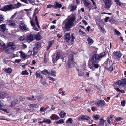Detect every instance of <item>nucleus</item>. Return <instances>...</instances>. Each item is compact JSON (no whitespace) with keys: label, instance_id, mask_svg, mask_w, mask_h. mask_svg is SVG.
I'll list each match as a JSON object with an SVG mask.
<instances>
[{"label":"nucleus","instance_id":"5701e85b","mask_svg":"<svg viewBox=\"0 0 126 126\" xmlns=\"http://www.w3.org/2000/svg\"><path fill=\"white\" fill-rule=\"evenodd\" d=\"M54 43L53 41H51L49 42L47 46V49H49L53 45Z\"/></svg>","mask_w":126,"mask_h":126},{"label":"nucleus","instance_id":"393cba45","mask_svg":"<svg viewBox=\"0 0 126 126\" xmlns=\"http://www.w3.org/2000/svg\"><path fill=\"white\" fill-rule=\"evenodd\" d=\"M66 114V113L63 111H62L60 113L59 115L61 118H63Z\"/></svg>","mask_w":126,"mask_h":126},{"label":"nucleus","instance_id":"13d9d810","mask_svg":"<svg viewBox=\"0 0 126 126\" xmlns=\"http://www.w3.org/2000/svg\"><path fill=\"white\" fill-rule=\"evenodd\" d=\"M21 61L20 59H16L15 60V62L16 63H19Z\"/></svg>","mask_w":126,"mask_h":126},{"label":"nucleus","instance_id":"338daca9","mask_svg":"<svg viewBox=\"0 0 126 126\" xmlns=\"http://www.w3.org/2000/svg\"><path fill=\"white\" fill-rule=\"evenodd\" d=\"M32 53V52L31 51H29L27 53V56H29V55H31Z\"/></svg>","mask_w":126,"mask_h":126},{"label":"nucleus","instance_id":"423d86ee","mask_svg":"<svg viewBox=\"0 0 126 126\" xmlns=\"http://www.w3.org/2000/svg\"><path fill=\"white\" fill-rule=\"evenodd\" d=\"M104 3V8L107 9H109L112 5L111 0H103Z\"/></svg>","mask_w":126,"mask_h":126},{"label":"nucleus","instance_id":"a19ab883","mask_svg":"<svg viewBox=\"0 0 126 126\" xmlns=\"http://www.w3.org/2000/svg\"><path fill=\"white\" fill-rule=\"evenodd\" d=\"M64 122V121L63 119H62L59 120L58 121L56 122V123L57 124H63Z\"/></svg>","mask_w":126,"mask_h":126},{"label":"nucleus","instance_id":"bf43d9fd","mask_svg":"<svg viewBox=\"0 0 126 126\" xmlns=\"http://www.w3.org/2000/svg\"><path fill=\"white\" fill-rule=\"evenodd\" d=\"M122 118L120 117H118L116 119V121L117 122L119 121L122 120Z\"/></svg>","mask_w":126,"mask_h":126},{"label":"nucleus","instance_id":"37998d69","mask_svg":"<svg viewBox=\"0 0 126 126\" xmlns=\"http://www.w3.org/2000/svg\"><path fill=\"white\" fill-rule=\"evenodd\" d=\"M105 121H100L99 123H98L99 126H103L104 123V122Z\"/></svg>","mask_w":126,"mask_h":126},{"label":"nucleus","instance_id":"4468645a","mask_svg":"<svg viewBox=\"0 0 126 126\" xmlns=\"http://www.w3.org/2000/svg\"><path fill=\"white\" fill-rule=\"evenodd\" d=\"M113 64L111 63H110V62L109 63H108L106 68L107 69L108 71L110 72L112 71L113 69Z\"/></svg>","mask_w":126,"mask_h":126},{"label":"nucleus","instance_id":"c9c22d12","mask_svg":"<svg viewBox=\"0 0 126 126\" xmlns=\"http://www.w3.org/2000/svg\"><path fill=\"white\" fill-rule=\"evenodd\" d=\"M73 122V120L72 118H69L67 120L66 123H72Z\"/></svg>","mask_w":126,"mask_h":126},{"label":"nucleus","instance_id":"f8f14e48","mask_svg":"<svg viewBox=\"0 0 126 126\" xmlns=\"http://www.w3.org/2000/svg\"><path fill=\"white\" fill-rule=\"evenodd\" d=\"M90 119V117L87 115H82L79 117L78 120L79 121H84V120H88Z\"/></svg>","mask_w":126,"mask_h":126},{"label":"nucleus","instance_id":"0eeeda50","mask_svg":"<svg viewBox=\"0 0 126 126\" xmlns=\"http://www.w3.org/2000/svg\"><path fill=\"white\" fill-rule=\"evenodd\" d=\"M83 3L86 9L90 11L92 8L90 2L88 0H85L84 1Z\"/></svg>","mask_w":126,"mask_h":126},{"label":"nucleus","instance_id":"7c9ffc66","mask_svg":"<svg viewBox=\"0 0 126 126\" xmlns=\"http://www.w3.org/2000/svg\"><path fill=\"white\" fill-rule=\"evenodd\" d=\"M35 20L37 26L39 28H40V26L39 24L38 21V20L37 17V16H36L35 17Z\"/></svg>","mask_w":126,"mask_h":126},{"label":"nucleus","instance_id":"6ab92c4d","mask_svg":"<svg viewBox=\"0 0 126 126\" xmlns=\"http://www.w3.org/2000/svg\"><path fill=\"white\" fill-rule=\"evenodd\" d=\"M7 95L6 93L4 92L1 93H0V98L4 99L5 97H7Z\"/></svg>","mask_w":126,"mask_h":126},{"label":"nucleus","instance_id":"e433bc0d","mask_svg":"<svg viewBox=\"0 0 126 126\" xmlns=\"http://www.w3.org/2000/svg\"><path fill=\"white\" fill-rule=\"evenodd\" d=\"M20 101L18 100L17 99L14 100L13 101V102H12V104L13 105H15L17 103H18Z\"/></svg>","mask_w":126,"mask_h":126},{"label":"nucleus","instance_id":"9d476101","mask_svg":"<svg viewBox=\"0 0 126 126\" xmlns=\"http://www.w3.org/2000/svg\"><path fill=\"white\" fill-rule=\"evenodd\" d=\"M36 36L35 35L32 34L28 35L27 37V40L30 41H32L36 38Z\"/></svg>","mask_w":126,"mask_h":126},{"label":"nucleus","instance_id":"f257e3e1","mask_svg":"<svg viewBox=\"0 0 126 126\" xmlns=\"http://www.w3.org/2000/svg\"><path fill=\"white\" fill-rule=\"evenodd\" d=\"M106 54L105 52L100 53L99 55L93 53L91 57V63L89 64V66L90 69H92L94 71L95 69L98 68L99 66L98 64V60L100 58L103 57Z\"/></svg>","mask_w":126,"mask_h":126},{"label":"nucleus","instance_id":"9b49d317","mask_svg":"<svg viewBox=\"0 0 126 126\" xmlns=\"http://www.w3.org/2000/svg\"><path fill=\"white\" fill-rule=\"evenodd\" d=\"M19 28L20 30L22 31L27 30L28 29L27 26L23 22L20 23L19 25Z\"/></svg>","mask_w":126,"mask_h":126},{"label":"nucleus","instance_id":"6e6d98bb","mask_svg":"<svg viewBox=\"0 0 126 126\" xmlns=\"http://www.w3.org/2000/svg\"><path fill=\"white\" fill-rule=\"evenodd\" d=\"M125 100H122L121 102V105L123 107H124L125 105Z\"/></svg>","mask_w":126,"mask_h":126},{"label":"nucleus","instance_id":"f03ea898","mask_svg":"<svg viewBox=\"0 0 126 126\" xmlns=\"http://www.w3.org/2000/svg\"><path fill=\"white\" fill-rule=\"evenodd\" d=\"M76 19L75 16L71 14L64 21L65 26L64 28L65 30H69L72 28L74 25V22Z\"/></svg>","mask_w":126,"mask_h":126},{"label":"nucleus","instance_id":"c85d7f7f","mask_svg":"<svg viewBox=\"0 0 126 126\" xmlns=\"http://www.w3.org/2000/svg\"><path fill=\"white\" fill-rule=\"evenodd\" d=\"M15 45L12 42H9L7 46V47H8L10 49V47H14V46Z\"/></svg>","mask_w":126,"mask_h":126},{"label":"nucleus","instance_id":"6e6552de","mask_svg":"<svg viewBox=\"0 0 126 126\" xmlns=\"http://www.w3.org/2000/svg\"><path fill=\"white\" fill-rule=\"evenodd\" d=\"M112 55L113 57L116 59H119L121 56L119 51H114Z\"/></svg>","mask_w":126,"mask_h":126},{"label":"nucleus","instance_id":"20e7f679","mask_svg":"<svg viewBox=\"0 0 126 126\" xmlns=\"http://www.w3.org/2000/svg\"><path fill=\"white\" fill-rule=\"evenodd\" d=\"M15 9L14 4H10L4 6L3 7L0 8V10L4 12L9 11Z\"/></svg>","mask_w":126,"mask_h":126},{"label":"nucleus","instance_id":"39448f33","mask_svg":"<svg viewBox=\"0 0 126 126\" xmlns=\"http://www.w3.org/2000/svg\"><path fill=\"white\" fill-rule=\"evenodd\" d=\"M116 84L119 87L122 86L126 89V79H122L120 80H118L116 82Z\"/></svg>","mask_w":126,"mask_h":126},{"label":"nucleus","instance_id":"dca6fc26","mask_svg":"<svg viewBox=\"0 0 126 126\" xmlns=\"http://www.w3.org/2000/svg\"><path fill=\"white\" fill-rule=\"evenodd\" d=\"M97 104L100 106H104L105 104V103L104 100H100L98 101L97 102Z\"/></svg>","mask_w":126,"mask_h":126},{"label":"nucleus","instance_id":"4d7b16f0","mask_svg":"<svg viewBox=\"0 0 126 126\" xmlns=\"http://www.w3.org/2000/svg\"><path fill=\"white\" fill-rule=\"evenodd\" d=\"M49 79L50 80H51L52 81H54L55 80V79L53 78H52L50 77H48Z\"/></svg>","mask_w":126,"mask_h":126},{"label":"nucleus","instance_id":"473e14b6","mask_svg":"<svg viewBox=\"0 0 126 126\" xmlns=\"http://www.w3.org/2000/svg\"><path fill=\"white\" fill-rule=\"evenodd\" d=\"M5 71L7 73H10L12 72V70L11 68H9L5 69Z\"/></svg>","mask_w":126,"mask_h":126},{"label":"nucleus","instance_id":"8fccbe9b","mask_svg":"<svg viewBox=\"0 0 126 126\" xmlns=\"http://www.w3.org/2000/svg\"><path fill=\"white\" fill-rule=\"evenodd\" d=\"M31 25L32 26H35V24L33 20H31L30 21Z\"/></svg>","mask_w":126,"mask_h":126},{"label":"nucleus","instance_id":"09e8293b","mask_svg":"<svg viewBox=\"0 0 126 126\" xmlns=\"http://www.w3.org/2000/svg\"><path fill=\"white\" fill-rule=\"evenodd\" d=\"M114 1L119 6H121V3L118 0H114Z\"/></svg>","mask_w":126,"mask_h":126},{"label":"nucleus","instance_id":"4be33fe9","mask_svg":"<svg viewBox=\"0 0 126 126\" xmlns=\"http://www.w3.org/2000/svg\"><path fill=\"white\" fill-rule=\"evenodd\" d=\"M19 53L20 54V57L22 58H24L27 56V54H25V53L22 51H19Z\"/></svg>","mask_w":126,"mask_h":126},{"label":"nucleus","instance_id":"49530a36","mask_svg":"<svg viewBox=\"0 0 126 126\" xmlns=\"http://www.w3.org/2000/svg\"><path fill=\"white\" fill-rule=\"evenodd\" d=\"M30 106L32 107H34L35 108H36L38 107L39 106L36 104H31L30 105Z\"/></svg>","mask_w":126,"mask_h":126},{"label":"nucleus","instance_id":"cd10ccee","mask_svg":"<svg viewBox=\"0 0 126 126\" xmlns=\"http://www.w3.org/2000/svg\"><path fill=\"white\" fill-rule=\"evenodd\" d=\"M87 41H88V43L89 45H91L94 42L93 40L90 37L88 38Z\"/></svg>","mask_w":126,"mask_h":126},{"label":"nucleus","instance_id":"a211bd4d","mask_svg":"<svg viewBox=\"0 0 126 126\" xmlns=\"http://www.w3.org/2000/svg\"><path fill=\"white\" fill-rule=\"evenodd\" d=\"M62 5L61 4L57 2H56L55 4L53 5V7L55 9L58 8H60L62 7Z\"/></svg>","mask_w":126,"mask_h":126},{"label":"nucleus","instance_id":"ddd939ff","mask_svg":"<svg viewBox=\"0 0 126 126\" xmlns=\"http://www.w3.org/2000/svg\"><path fill=\"white\" fill-rule=\"evenodd\" d=\"M77 8V5H74L73 4H71L69 5L68 8V9L70 10V12H72L76 10Z\"/></svg>","mask_w":126,"mask_h":126},{"label":"nucleus","instance_id":"864d4df0","mask_svg":"<svg viewBox=\"0 0 126 126\" xmlns=\"http://www.w3.org/2000/svg\"><path fill=\"white\" fill-rule=\"evenodd\" d=\"M111 119L109 117H108L107 118V121L110 124H112V122L111 121Z\"/></svg>","mask_w":126,"mask_h":126},{"label":"nucleus","instance_id":"7ed1b4c3","mask_svg":"<svg viewBox=\"0 0 126 126\" xmlns=\"http://www.w3.org/2000/svg\"><path fill=\"white\" fill-rule=\"evenodd\" d=\"M75 63L73 61V53L70 54L69 56L68 65L69 68L73 67L75 65Z\"/></svg>","mask_w":126,"mask_h":126},{"label":"nucleus","instance_id":"a878e982","mask_svg":"<svg viewBox=\"0 0 126 126\" xmlns=\"http://www.w3.org/2000/svg\"><path fill=\"white\" fill-rule=\"evenodd\" d=\"M77 70L78 72V75L79 76H82L84 75V73L81 70H79L78 69H77Z\"/></svg>","mask_w":126,"mask_h":126},{"label":"nucleus","instance_id":"58836bf2","mask_svg":"<svg viewBox=\"0 0 126 126\" xmlns=\"http://www.w3.org/2000/svg\"><path fill=\"white\" fill-rule=\"evenodd\" d=\"M39 12V10L38 8H36L35 9L34 14H33V16H34L35 15H36V14L38 13Z\"/></svg>","mask_w":126,"mask_h":126},{"label":"nucleus","instance_id":"de8ad7c7","mask_svg":"<svg viewBox=\"0 0 126 126\" xmlns=\"http://www.w3.org/2000/svg\"><path fill=\"white\" fill-rule=\"evenodd\" d=\"M21 4L19 3H18L17 4H14V5L15 6V8L16 7L18 8L21 6Z\"/></svg>","mask_w":126,"mask_h":126},{"label":"nucleus","instance_id":"a18cd8bd","mask_svg":"<svg viewBox=\"0 0 126 126\" xmlns=\"http://www.w3.org/2000/svg\"><path fill=\"white\" fill-rule=\"evenodd\" d=\"M79 34H80L84 36L86 35L85 33L80 30L79 31Z\"/></svg>","mask_w":126,"mask_h":126},{"label":"nucleus","instance_id":"c756f323","mask_svg":"<svg viewBox=\"0 0 126 126\" xmlns=\"http://www.w3.org/2000/svg\"><path fill=\"white\" fill-rule=\"evenodd\" d=\"M99 29H100V32L102 33L105 34L106 33V32L103 27H100L99 28Z\"/></svg>","mask_w":126,"mask_h":126},{"label":"nucleus","instance_id":"2f4dec72","mask_svg":"<svg viewBox=\"0 0 126 126\" xmlns=\"http://www.w3.org/2000/svg\"><path fill=\"white\" fill-rule=\"evenodd\" d=\"M35 75L37 77L41 78V79H43V77L42 75L40 73H38L37 72H36L35 73Z\"/></svg>","mask_w":126,"mask_h":126},{"label":"nucleus","instance_id":"680f3d73","mask_svg":"<svg viewBox=\"0 0 126 126\" xmlns=\"http://www.w3.org/2000/svg\"><path fill=\"white\" fill-rule=\"evenodd\" d=\"M93 3V5L94 6H95V7H94V8L95 9L96 8V3H95V2H94V0H90Z\"/></svg>","mask_w":126,"mask_h":126},{"label":"nucleus","instance_id":"0e129e2a","mask_svg":"<svg viewBox=\"0 0 126 126\" xmlns=\"http://www.w3.org/2000/svg\"><path fill=\"white\" fill-rule=\"evenodd\" d=\"M52 7H53V5L49 4L47 5V8H50Z\"/></svg>","mask_w":126,"mask_h":126},{"label":"nucleus","instance_id":"f704fd0d","mask_svg":"<svg viewBox=\"0 0 126 126\" xmlns=\"http://www.w3.org/2000/svg\"><path fill=\"white\" fill-rule=\"evenodd\" d=\"M60 54L59 52H58L56 54V56L55 58L56 61H57L58 60L60 57Z\"/></svg>","mask_w":126,"mask_h":126},{"label":"nucleus","instance_id":"f3484780","mask_svg":"<svg viewBox=\"0 0 126 126\" xmlns=\"http://www.w3.org/2000/svg\"><path fill=\"white\" fill-rule=\"evenodd\" d=\"M6 29V25L4 24H3L0 25V31L4 32Z\"/></svg>","mask_w":126,"mask_h":126},{"label":"nucleus","instance_id":"3c124183","mask_svg":"<svg viewBox=\"0 0 126 126\" xmlns=\"http://www.w3.org/2000/svg\"><path fill=\"white\" fill-rule=\"evenodd\" d=\"M21 74L22 75H28L29 74V73L28 72L27 70H25L24 71H22L21 73Z\"/></svg>","mask_w":126,"mask_h":126},{"label":"nucleus","instance_id":"ea45409f","mask_svg":"<svg viewBox=\"0 0 126 126\" xmlns=\"http://www.w3.org/2000/svg\"><path fill=\"white\" fill-rule=\"evenodd\" d=\"M41 82L42 84H43V85H45L46 84V81L45 80V79H44L43 78V79H41Z\"/></svg>","mask_w":126,"mask_h":126},{"label":"nucleus","instance_id":"b1692460","mask_svg":"<svg viewBox=\"0 0 126 126\" xmlns=\"http://www.w3.org/2000/svg\"><path fill=\"white\" fill-rule=\"evenodd\" d=\"M41 73L42 74L45 75H46L47 74H48V75H50V73L46 69H44L41 71Z\"/></svg>","mask_w":126,"mask_h":126},{"label":"nucleus","instance_id":"72a5a7b5","mask_svg":"<svg viewBox=\"0 0 126 126\" xmlns=\"http://www.w3.org/2000/svg\"><path fill=\"white\" fill-rule=\"evenodd\" d=\"M3 15H0V24L2 23L4 20Z\"/></svg>","mask_w":126,"mask_h":126},{"label":"nucleus","instance_id":"412c9836","mask_svg":"<svg viewBox=\"0 0 126 126\" xmlns=\"http://www.w3.org/2000/svg\"><path fill=\"white\" fill-rule=\"evenodd\" d=\"M59 117L55 114H52L50 117V118L52 120H57L59 119Z\"/></svg>","mask_w":126,"mask_h":126},{"label":"nucleus","instance_id":"4c0bfd02","mask_svg":"<svg viewBox=\"0 0 126 126\" xmlns=\"http://www.w3.org/2000/svg\"><path fill=\"white\" fill-rule=\"evenodd\" d=\"M44 123L46 122L49 124H50L51 122L50 120L47 119H44Z\"/></svg>","mask_w":126,"mask_h":126},{"label":"nucleus","instance_id":"bb28decb","mask_svg":"<svg viewBox=\"0 0 126 126\" xmlns=\"http://www.w3.org/2000/svg\"><path fill=\"white\" fill-rule=\"evenodd\" d=\"M100 118L99 115H94L93 116V118L95 120H97Z\"/></svg>","mask_w":126,"mask_h":126},{"label":"nucleus","instance_id":"774afa93","mask_svg":"<svg viewBox=\"0 0 126 126\" xmlns=\"http://www.w3.org/2000/svg\"><path fill=\"white\" fill-rule=\"evenodd\" d=\"M1 110H3V111L6 112L7 113H9V111H7V109H3L1 108L0 109Z\"/></svg>","mask_w":126,"mask_h":126},{"label":"nucleus","instance_id":"052dcab7","mask_svg":"<svg viewBox=\"0 0 126 126\" xmlns=\"http://www.w3.org/2000/svg\"><path fill=\"white\" fill-rule=\"evenodd\" d=\"M71 42H72V44L73 43V42L74 39H75V37L73 35V34H72L71 35Z\"/></svg>","mask_w":126,"mask_h":126},{"label":"nucleus","instance_id":"69168bd1","mask_svg":"<svg viewBox=\"0 0 126 126\" xmlns=\"http://www.w3.org/2000/svg\"><path fill=\"white\" fill-rule=\"evenodd\" d=\"M32 27H33L32 28L33 29L37 31H39L38 29L35 27V26H33Z\"/></svg>","mask_w":126,"mask_h":126},{"label":"nucleus","instance_id":"2eb2a0df","mask_svg":"<svg viewBox=\"0 0 126 126\" xmlns=\"http://www.w3.org/2000/svg\"><path fill=\"white\" fill-rule=\"evenodd\" d=\"M65 39L66 42H68L71 39L70 34L69 33H66L64 35Z\"/></svg>","mask_w":126,"mask_h":126},{"label":"nucleus","instance_id":"1a4fd4ad","mask_svg":"<svg viewBox=\"0 0 126 126\" xmlns=\"http://www.w3.org/2000/svg\"><path fill=\"white\" fill-rule=\"evenodd\" d=\"M0 46L3 48V50L4 52L8 54L10 53L11 51L10 50V49L8 47H7V46L6 47L5 44L4 43L1 44Z\"/></svg>","mask_w":126,"mask_h":126},{"label":"nucleus","instance_id":"79ce46f5","mask_svg":"<svg viewBox=\"0 0 126 126\" xmlns=\"http://www.w3.org/2000/svg\"><path fill=\"white\" fill-rule=\"evenodd\" d=\"M51 75L55 77L56 76V72L54 70H52L51 71Z\"/></svg>","mask_w":126,"mask_h":126},{"label":"nucleus","instance_id":"c03bdc74","mask_svg":"<svg viewBox=\"0 0 126 126\" xmlns=\"http://www.w3.org/2000/svg\"><path fill=\"white\" fill-rule=\"evenodd\" d=\"M32 98L30 97H27V98L29 100H36L35 98H34V96L33 95H32Z\"/></svg>","mask_w":126,"mask_h":126},{"label":"nucleus","instance_id":"aec40b11","mask_svg":"<svg viewBox=\"0 0 126 126\" xmlns=\"http://www.w3.org/2000/svg\"><path fill=\"white\" fill-rule=\"evenodd\" d=\"M8 24L11 26H15L16 25V23L15 21L12 20H9L8 22Z\"/></svg>","mask_w":126,"mask_h":126},{"label":"nucleus","instance_id":"603ef678","mask_svg":"<svg viewBox=\"0 0 126 126\" xmlns=\"http://www.w3.org/2000/svg\"><path fill=\"white\" fill-rule=\"evenodd\" d=\"M35 44L37 48H39L41 46V44L39 42H37Z\"/></svg>","mask_w":126,"mask_h":126},{"label":"nucleus","instance_id":"e2e57ef3","mask_svg":"<svg viewBox=\"0 0 126 126\" xmlns=\"http://www.w3.org/2000/svg\"><path fill=\"white\" fill-rule=\"evenodd\" d=\"M24 39V36H21L19 38V39L21 41H23Z\"/></svg>","mask_w":126,"mask_h":126},{"label":"nucleus","instance_id":"5fc2aeb1","mask_svg":"<svg viewBox=\"0 0 126 126\" xmlns=\"http://www.w3.org/2000/svg\"><path fill=\"white\" fill-rule=\"evenodd\" d=\"M114 32L116 34H117L118 35H120L121 34L120 33L116 30L115 29L114 30Z\"/></svg>","mask_w":126,"mask_h":126}]
</instances>
